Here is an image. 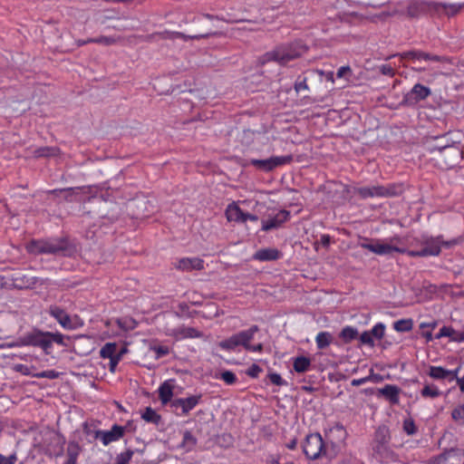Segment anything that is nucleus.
<instances>
[{
	"label": "nucleus",
	"instance_id": "1",
	"mask_svg": "<svg viewBox=\"0 0 464 464\" xmlns=\"http://www.w3.org/2000/svg\"><path fill=\"white\" fill-rule=\"evenodd\" d=\"M25 248L32 255H60L63 256H71L76 250L67 237L33 239L27 243Z\"/></svg>",
	"mask_w": 464,
	"mask_h": 464
},
{
	"label": "nucleus",
	"instance_id": "2",
	"mask_svg": "<svg viewBox=\"0 0 464 464\" xmlns=\"http://www.w3.org/2000/svg\"><path fill=\"white\" fill-rule=\"evenodd\" d=\"M64 335L60 333L43 332L38 329H34L32 332H29L20 337L19 343L21 345L24 346L30 345L39 347L43 349L45 354L48 355L51 353L53 343L68 346L64 342Z\"/></svg>",
	"mask_w": 464,
	"mask_h": 464
},
{
	"label": "nucleus",
	"instance_id": "3",
	"mask_svg": "<svg viewBox=\"0 0 464 464\" xmlns=\"http://www.w3.org/2000/svg\"><path fill=\"white\" fill-rule=\"evenodd\" d=\"M391 436L389 429L379 427L372 443V456L382 463L399 461V456L390 448Z\"/></svg>",
	"mask_w": 464,
	"mask_h": 464
},
{
	"label": "nucleus",
	"instance_id": "4",
	"mask_svg": "<svg viewBox=\"0 0 464 464\" xmlns=\"http://www.w3.org/2000/svg\"><path fill=\"white\" fill-rule=\"evenodd\" d=\"M306 51V46L300 43L285 44L266 53L263 56V61L264 63L276 62L281 65H285L287 63L302 56Z\"/></svg>",
	"mask_w": 464,
	"mask_h": 464
},
{
	"label": "nucleus",
	"instance_id": "5",
	"mask_svg": "<svg viewBox=\"0 0 464 464\" xmlns=\"http://www.w3.org/2000/svg\"><path fill=\"white\" fill-rule=\"evenodd\" d=\"M303 451L309 459H317L323 456L330 459L336 457L335 446L330 448L327 442H324L319 433L308 434L305 437Z\"/></svg>",
	"mask_w": 464,
	"mask_h": 464
},
{
	"label": "nucleus",
	"instance_id": "6",
	"mask_svg": "<svg viewBox=\"0 0 464 464\" xmlns=\"http://www.w3.org/2000/svg\"><path fill=\"white\" fill-rule=\"evenodd\" d=\"M459 238H454L445 241L442 236L436 237H428L422 242V247L420 250H407V255L412 257H423L430 256H439L441 251V246L451 247L459 244Z\"/></svg>",
	"mask_w": 464,
	"mask_h": 464
},
{
	"label": "nucleus",
	"instance_id": "7",
	"mask_svg": "<svg viewBox=\"0 0 464 464\" xmlns=\"http://www.w3.org/2000/svg\"><path fill=\"white\" fill-rule=\"evenodd\" d=\"M401 192V186L396 184H389L387 186L376 185L354 188V193L362 199L368 198H391L398 196Z\"/></svg>",
	"mask_w": 464,
	"mask_h": 464
},
{
	"label": "nucleus",
	"instance_id": "8",
	"mask_svg": "<svg viewBox=\"0 0 464 464\" xmlns=\"http://www.w3.org/2000/svg\"><path fill=\"white\" fill-rule=\"evenodd\" d=\"M401 240L399 237L390 238L389 242L375 240L370 243H362V247L377 255H391L393 252L406 253L407 249L401 246Z\"/></svg>",
	"mask_w": 464,
	"mask_h": 464
},
{
	"label": "nucleus",
	"instance_id": "9",
	"mask_svg": "<svg viewBox=\"0 0 464 464\" xmlns=\"http://www.w3.org/2000/svg\"><path fill=\"white\" fill-rule=\"evenodd\" d=\"M258 330L259 328L257 325H253L246 331L239 332L238 334H233L229 338L219 342L218 346L222 350L226 351L235 350L239 345L244 347L246 343H250L254 334L258 332Z\"/></svg>",
	"mask_w": 464,
	"mask_h": 464
},
{
	"label": "nucleus",
	"instance_id": "10",
	"mask_svg": "<svg viewBox=\"0 0 464 464\" xmlns=\"http://www.w3.org/2000/svg\"><path fill=\"white\" fill-rule=\"evenodd\" d=\"M431 94L429 87L416 83L412 89L403 96L400 106H414L420 101L425 100Z\"/></svg>",
	"mask_w": 464,
	"mask_h": 464
},
{
	"label": "nucleus",
	"instance_id": "11",
	"mask_svg": "<svg viewBox=\"0 0 464 464\" xmlns=\"http://www.w3.org/2000/svg\"><path fill=\"white\" fill-rule=\"evenodd\" d=\"M293 160L292 155L274 156L266 160H251L250 163L258 169L271 171L279 166L290 163Z\"/></svg>",
	"mask_w": 464,
	"mask_h": 464
},
{
	"label": "nucleus",
	"instance_id": "12",
	"mask_svg": "<svg viewBox=\"0 0 464 464\" xmlns=\"http://www.w3.org/2000/svg\"><path fill=\"white\" fill-rule=\"evenodd\" d=\"M325 437L330 448L335 446L337 455L340 445L346 440L347 432L343 425L337 422L325 432Z\"/></svg>",
	"mask_w": 464,
	"mask_h": 464
},
{
	"label": "nucleus",
	"instance_id": "13",
	"mask_svg": "<svg viewBox=\"0 0 464 464\" xmlns=\"http://www.w3.org/2000/svg\"><path fill=\"white\" fill-rule=\"evenodd\" d=\"M125 434V427L114 424L110 430H96L94 438L100 439L104 446L121 440Z\"/></svg>",
	"mask_w": 464,
	"mask_h": 464
},
{
	"label": "nucleus",
	"instance_id": "14",
	"mask_svg": "<svg viewBox=\"0 0 464 464\" xmlns=\"http://www.w3.org/2000/svg\"><path fill=\"white\" fill-rule=\"evenodd\" d=\"M201 395H192L188 398H179L171 401V408L175 411L179 409L181 412H176L177 415H188L200 401Z\"/></svg>",
	"mask_w": 464,
	"mask_h": 464
},
{
	"label": "nucleus",
	"instance_id": "15",
	"mask_svg": "<svg viewBox=\"0 0 464 464\" xmlns=\"http://www.w3.org/2000/svg\"><path fill=\"white\" fill-rule=\"evenodd\" d=\"M433 464H464V450L451 449L432 459Z\"/></svg>",
	"mask_w": 464,
	"mask_h": 464
},
{
	"label": "nucleus",
	"instance_id": "16",
	"mask_svg": "<svg viewBox=\"0 0 464 464\" xmlns=\"http://www.w3.org/2000/svg\"><path fill=\"white\" fill-rule=\"evenodd\" d=\"M433 4L434 2L412 1L408 5L406 14L411 18H417L433 8Z\"/></svg>",
	"mask_w": 464,
	"mask_h": 464
},
{
	"label": "nucleus",
	"instance_id": "17",
	"mask_svg": "<svg viewBox=\"0 0 464 464\" xmlns=\"http://www.w3.org/2000/svg\"><path fill=\"white\" fill-rule=\"evenodd\" d=\"M49 314L57 320V322L65 329H73L70 315L61 307L52 305L49 308Z\"/></svg>",
	"mask_w": 464,
	"mask_h": 464
},
{
	"label": "nucleus",
	"instance_id": "18",
	"mask_svg": "<svg viewBox=\"0 0 464 464\" xmlns=\"http://www.w3.org/2000/svg\"><path fill=\"white\" fill-rule=\"evenodd\" d=\"M400 392L401 389L393 384H386L384 387L378 389V396L383 397L392 404L399 403Z\"/></svg>",
	"mask_w": 464,
	"mask_h": 464
},
{
	"label": "nucleus",
	"instance_id": "19",
	"mask_svg": "<svg viewBox=\"0 0 464 464\" xmlns=\"http://www.w3.org/2000/svg\"><path fill=\"white\" fill-rule=\"evenodd\" d=\"M289 212L282 210L278 212L274 218L267 220H262V230L269 231L279 227L284 222L288 219Z\"/></svg>",
	"mask_w": 464,
	"mask_h": 464
},
{
	"label": "nucleus",
	"instance_id": "20",
	"mask_svg": "<svg viewBox=\"0 0 464 464\" xmlns=\"http://www.w3.org/2000/svg\"><path fill=\"white\" fill-rule=\"evenodd\" d=\"M176 267L183 271L201 270L204 268V261L198 257L181 258Z\"/></svg>",
	"mask_w": 464,
	"mask_h": 464
},
{
	"label": "nucleus",
	"instance_id": "21",
	"mask_svg": "<svg viewBox=\"0 0 464 464\" xmlns=\"http://www.w3.org/2000/svg\"><path fill=\"white\" fill-rule=\"evenodd\" d=\"M172 382V380L165 381L159 388V398L163 405L171 404L174 390Z\"/></svg>",
	"mask_w": 464,
	"mask_h": 464
},
{
	"label": "nucleus",
	"instance_id": "22",
	"mask_svg": "<svg viewBox=\"0 0 464 464\" xmlns=\"http://www.w3.org/2000/svg\"><path fill=\"white\" fill-rule=\"evenodd\" d=\"M281 256V253L276 248H262L254 254V259L258 261H274Z\"/></svg>",
	"mask_w": 464,
	"mask_h": 464
},
{
	"label": "nucleus",
	"instance_id": "23",
	"mask_svg": "<svg viewBox=\"0 0 464 464\" xmlns=\"http://www.w3.org/2000/svg\"><path fill=\"white\" fill-rule=\"evenodd\" d=\"M245 212L235 203L228 205L226 216L228 221L244 222Z\"/></svg>",
	"mask_w": 464,
	"mask_h": 464
},
{
	"label": "nucleus",
	"instance_id": "24",
	"mask_svg": "<svg viewBox=\"0 0 464 464\" xmlns=\"http://www.w3.org/2000/svg\"><path fill=\"white\" fill-rule=\"evenodd\" d=\"M440 8H441L447 15L452 16L457 14L460 11L462 5L456 4H442L434 2L433 9L439 10Z\"/></svg>",
	"mask_w": 464,
	"mask_h": 464
},
{
	"label": "nucleus",
	"instance_id": "25",
	"mask_svg": "<svg viewBox=\"0 0 464 464\" xmlns=\"http://www.w3.org/2000/svg\"><path fill=\"white\" fill-rule=\"evenodd\" d=\"M311 366V360L305 356H298L294 360V370L298 373L305 372Z\"/></svg>",
	"mask_w": 464,
	"mask_h": 464
},
{
	"label": "nucleus",
	"instance_id": "26",
	"mask_svg": "<svg viewBox=\"0 0 464 464\" xmlns=\"http://www.w3.org/2000/svg\"><path fill=\"white\" fill-rule=\"evenodd\" d=\"M429 376L435 380H447L449 381V370L444 369L441 366H430Z\"/></svg>",
	"mask_w": 464,
	"mask_h": 464
},
{
	"label": "nucleus",
	"instance_id": "27",
	"mask_svg": "<svg viewBox=\"0 0 464 464\" xmlns=\"http://www.w3.org/2000/svg\"><path fill=\"white\" fill-rule=\"evenodd\" d=\"M60 152V150L57 147H40L34 150V158H43V157H54L57 156Z\"/></svg>",
	"mask_w": 464,
	"mask_h": 464
},
{
	"label": "nucleus",
	"instance_id": "28",
	"mask_svg": "<svg viewBox=\"0 0 464 464\" xmlns=\"http://www.w3.org/2000/svg\"><path fill=\"white\" fill-rule=\"evenodd\" d=\"M315 342L318 349H325L333 342V335L328 332H320L315 337Z\"/></svg>",
	"mask_w": 464,
	"mask_h": 464
},
{
	"label": "nucleus",
	"instance_id": "29",
	"mask_svg": "<svg viewBox=\"0 0 464 464\" xmlns=\"http://www.w3.org/2000/svg\"><path fill=\"white\" fill-rule=\"evenodd\" d=\"M141 418L150 423H153L158 425L160 421L161 420V417L160 414L156 412L155 410H153L150 407H147L143 413L141 414Z\"/></svg>",
	"mask_w": 464,
	"mask_h": 464
},
{
	"label": "nucleus",
	"instance_id": "30",
	"mask_svg": "<svg viewBox=\"0 0 464 464\" xmlns=\"http://www.w3.org/2000/svg\"><path fill=\"white\" fill-rule=\"evenodd\" d=\"M339 336L345 343H348L357 338L358 331L354 327L346 326L341 331Z\"/></svg>",
	"mask_w": 464,
	"mask_h": 464
},
{
	"label": "nucleus",
	"instance_id": "31",
	"mask_svg": "<svg viewBox=\"0 0 464 464\" xmlns=\"http://www.w3.org/2000/svg\"><path fill=\"white\" fill-rule=\"evenodd\" d=\"M395 56H400L401 59H413V60H415V59L416 60L422 59L423 60L424 52H421V51L404 52L402 53L392 54V55L386 57L385 60H390V59H392V57H395Z\"/></svg>",
	"mask_w": 464,
	"mask_h": 464
},
{
	"label": "nucleus",
	"instance_id": "32",
	"mask_svg": "<svg viewBox=\"0 0 464 464\" xmlns=\"http://www.w3.org/2000/svg\"><path fill=\"white\" fill-rule=\"evenodd\" d=\"M412 319H401L393 324L394 330L400 333L410 332L412 329Z\"/></svg>",
	"mask_w": 464,
	"mask_h": 464
},
{
	"label": "nucleus",
	"instance_id": "33",
	"mask_svg": "<svg viewBox=\"0 0 464 464\" xmlns=\"http://www.w3.org/2000/svg\"><path fill=\"white\" fill-rule=\"evenodd\" d=\"M420 394L423 398H437L440 396L441 392L438 387L434 384H425L423 389L420 391Z\"/></svg>",
	"mask_w": 464,
	"mask_h": 464
},
{
	"label": "nucleus",
	"instance_id": "34",
	"mask_svg": "<svg viewBox=\"0 0 464 464\" xmlns=\"http://www.w3.org/2000/svg\"><path fill=\"white\" fill-rule=\"evenodd\" d=\"M117 350V345L114 343H106L100 351V355L102 358H109L112 359L115 356V353Z\"/></svg>",
	"mask_w": 464,
	"mask_h": 464
},
{
	"label": "nucleus",
	"instance_id": "35",
	"mask_svg": "<svg viewBox=\"0 0 464 464\" xmlns=\"http://www.w3.org/2000/svg\"><path fill=\"white\" fill-rule=\"evenodd\" d=\"M451 417L456 422L464 424V402L453 409Z\"/></svg>",
	"mask_w": 464,
	"mask_h": 464
},
{
	"label": "nucleus",
	"instance_id": "36",
	"mask_svg": "<svg viewBox=\"0 0 464 464\" xmlns=\"http://www.w3.org/2000/svg\"><path fill=\"white\" fill-rule=\"evenodd\" d=\"M133 454L132 450H127L125 452L119 454L116 458V464H129Z\"/></svg>",
	"mask_w": 464,
	"mask_h": 464
},
{
	"label": "nucleus",
	"instance_id": "37",
	"mask_svg": "<svg viewBox=\"0 0 464 464\" xmlns=\"http://www.w3.org/2000/svg\"><path fill=\"white\" fill-rule=\"evenodd\" d=\"M88 42H92L95 44H101L104 45H111L116 43V39L111 36H100L97 38H89Z\"/></svg>",
	"mask_w": 464,
	"mask_h": 464
},
{
	"label": "nucleus",
	"instance_id": "38",
	"mask_svg": "<svg viewBox=\"0 0 464 464\" xmlns=\"http://www.w3.org/2000/svg\"><path fill=\"white\" fill-rule=\"evenodd\" d=\"M60 373L54 370H48V371H43L40 372L35 373L34 376L36 378H46L50 380H53L58 378Z\"/></svg>",
	"mask_w": 464,
	"mask_h": 464
},
{
	"label": "nucleus",
	"instance_id": "39",
	"mask_svg": "<svg viewBox=\"0 0 464 464\" xmlns=\"http://www.w3.org/2000/svg\"><path fill=\"white\" fill-rule=\"evenodd\" d=\"M384 331H385V326L382 323H379L373 326V328L372 329V331L370 333H371L372 336H374L375 338L380 340L383 337Z\"/></svg>",
	"mask_w": 464,
	"mask_h": 464
},
{
	"label": "nucleus",
	"instance_id": "40",
	"mask_svg": "<svg viewBox=\"0 0 464 464\" xmlns=\"http://www.w3.org/2000/svg\"><path fill=\"white\" fill-rule=\"evenodd\" d=\"M220 379L223 380L227 384H234L237 382V376L231 371H225L221 372Z\"/></svg>",
	"mask_w": 464,
	"mask_h": 464
},
{
	"label": "nucleus",
	"instance_id": "41",
	"mask_svg": "<svg viewBox=\"0 0 464 464\" xmlns=\"http://www.w3.org/2000/svg\"><path fill=\"white\" fill-rule=\"evenodd\" d=\"M456 332L451 327L443 326L440 328V332L435 335L436 339H440L442 337H450L452 339V335L455 334Z\"/></svg>",
	"mask_w": 464,
	"mask_h": 464
},
{
	"label": "nucleus",
	"instance_id": "42",
	"mask_svg": "<svg viewBox=\"0 0 464 464\" xmlns=\"http://www.w3.org/2000/svg\"><path fill=\"white\" fill-rule=\"evenodd\" d=\"M403 430L408 435H413L417 431V428L412 420H405L403 422Z\"/></svg>",
	"mask_w": 464,
	"mask_h": 464
},
{
	"label": "nucleus",
	"instance_id": "43",
	"mask_svg": "<svg viewBox=\"0 0 464 464\" xmlns=\"http://www.w3.org/2000/svg\"><path fill=\"white\" fill-rule=\"evenodd\" d=\"M379 72L382 75L393 77L395 75V69L390 64H382L379 66Z\"/></svg>",
	"mask_w": 464,
	"mask_h": 464
},
{
	"label": "nucleus",
	"instance_id": "44",
	"mask_svg": "<svg viewBox=\"0 0 464 464\" xmlns=\"http://www.w3.org/2000/svg\"><path fill=\"white\" fill-rule=\"evenodd\" d=\"M183 445L195 446L197 443L196 438L188 430H186L183 434Z\"/></svg>",
	"mask_w": 464,
	"mask_h": 464
},
{
	"label": "nucleus",
	"instance_id": "45",
	"mask_svg": "<svg viewBox=\"0 0 464 464\" xmlns=\"http://www.w3.org/2000/svg\"><path fill=\"white\" fill-rule=\"evenodd\" d=\"M152 351L156 353V359H160L169 353V349L168 346H154L151 348Z\"/></svg>",
	"mask_w": 464,
	"mask_h": 464
},
{
	"label": "nucleus",
	"instance_id": "46",
	"mask_svg": "<svg viewBox=\"0 0 464 464\" xmlns=\"http://www.w3.org/2000/svg\"><path fill=\"white\" fill-rule=\"evenodd\" d=\"M268 378L273 384H276L277 386H283V385L286 384V382L283 380L281 375L278 373H276V372L269 373Z\"/></svg>",
	"mask_w": 464,
	"mask_h": 464
},
{
	"label": "nucleus",
	"instance_id": "47",
	"mask_svg": "<svg viewBox=\"0 0 464 464\" xmlns=\"http://www.w3.org/2000/svg\"><path fill=\"white\" fill-rule=\"evenodd\" d=\"M308 89L309 88L307 85V79L305 77H304L303 79H301V77H298L297 81L295 83V92H299L302 90H308Z\"/></svg>",
	"mask_w": 464,
	"mask_h": 464
},
{
	"label": "nucleus",
	"instance_id": "48",
	"mask_svg": "<svg viewBox=\"0 0 464 464\" xmlns=\"http://www.w3.org/2000/svg\"><path fill=\"white\" fill-rule=\"evenodd\" d=\"M360 341L364 343V344H368L370 346H373L374 345V341L372 339V336L370 332L368 331H365L363 332L361 335H360Z\"/></svg>",
	"mask_w": 464,
	"mask_h": 464
},
{
	"label": "nucleus",
	"instance_id": "49",
	"mask_svg": "<svg viewBox=\"0 0 464 464\" xmlns=\"http://www.w3.org/2000/svg\"><path fill=\"white\" fill-rule=\"evenodd\" d=\"M17 460L16 453L5 457L0 453V464H15Z\"/></svg>",
	"mask_w": 464,
	"mask_h": 464
},
{
	"label": "nucleus",
	"instance_id": "50",
	"mask_svg": "<svg viewBox=\"0 0 464 464\" xmlns=\"http://www.w3.org/2000/svg\"><path fill=\"white\" fill-rule=\"evenodd\" d=\"M184 337H198L199 336L198 331H197L195 328L192 327H186L183 328L180 332Z\"/></svg>",
	"mask_w": 464,
	"mask_h": 464
},
{
	"label": "nucleus",
	"instance_id": "51",
	"mask_svg": "<svg viewBox=\"0 0 464 464\" xmlns=\"http://www.w3.org/2000/svg\"><path fill=\"white\" fill-rule=\"evenodd\" d=\"M262 372V369L257 364H252L248 370L246 371V374L252 378L258 377L259 373Z\"/></svg>",
	"mask_w": 464,
	"mask_h": 464
},
{
	"label": "nucleus",
	"instance_id": "52",
	"mask_svg": "<svg viewBox=\"0 0 464 464\" xmlns=\"http://www.w3.org/2000/svg\"><path fill=\"white\" fill-rule=\"evenodd\" d=\"M216 34V33L214 34H198V35H193V36H188V35H185L184 34L182 33H175V35L177 37H179V38H182L184 40H187V39H201V38H207V37H209L210 35H214Z\"/></svg>",
	"mask_w": 464,
	"mask_h": 464
},
{
	"label": "nucleus",
	"instance_id": "53",
	"mask_svg": "<svg viewBox=\"0 0 464 464\" xmlns=\"http://www.w3.org/2000/svg\"><path fill=\"white\" fill-rule=\"evenodd\" d=\"M72 189L73 188H62V189H53V190L48 191V193L53 194V195H58L59 193L66 192L67 195L65 196V199L68 201H71L72 199L70 198L72 195Z\"/></svg>",
	"mask_w": 464,
	"mask_h": 464
},
{
	"label": "nucleus",
	"instance_id": "54",
	"mask_svg": "<svg viewBox=\"0 0 464 464\" xmlns=\"http://www.w3.org/2000/svg\"><path fill=\"white\" fill-rule=\"evenodd\" d=\"M423 60L425 61H432V62H444L446 61V58L443 56L434 55L428 53H424Z\"/></svg>",
	"mask_w": 464,
	"mask_h": 464
},
{
	"label": "nucleus",
	"instance_id": "55",
	"mask_svg": "<svg viewBox=\"0 0 464 464\" xmlns=\"http://www.w3.org/2000/svg\"><path fill=\"white\" fill-rule=\"evenodd\" d=\"M452 143H453V142H451V143H450V142L447 141L446 143L440 145V146H439V147H437L436 149H437L439 151H440V152H441V151H443V150H447V149H452V150H453V151H454L455 156L457 157V156L459 155V150H458V149H457V148H455V147H453V146H452Z\"/></svg>",
	"mask_w": 464,
	"mask_h": 464
},
{
	"label": "nucleus",
	"instance_id": "56",
	"mask_svg": "<svg viewBox=\"0 0 464 464\" xmlns=\"http://www.w3.org/2000/svg\"><path fill=\"white\" fill-rule=\"evenodd\" d=\"M367 379H369V382H372L375 383L382 382L384 380L382 375L379 373H374L373 370H371V373L370 375L367 376Z\"/></svg>",
	"mask_w": 464,
	"mask_h": 464
},
{
	"label": "nucleus",
	"instance_id": "57",
	"mask_svg": "<svg viewBox=\"0 0 464 464\" xmlns=\"http://www.w3.org/2000/svg\"><path fill=\"white\" fill-rule=\"evenodd\" d=\"M244 348L246 350L251 351V352H262L263 344L262 343H258V344H256V345H251L249 343H246V344L244 346Z\"/></svg>",
	"mask_w": 464,
	"mask_h": 464
},
{
	"label": "nucleus",
	"instance_id": "58",
	"mask_svg": "<svg viewBox=\"0 0 464 464\" xmlns=\"http://www.w3.org/2000/svg\"><path fill=\"white\" fill-rule=\"evenodd\" d=\"M352 72V70H351V67L349 65H346V66H342L338 69L337 71V77L338 78H342L343 77L346 73H351Z\"/></svg>",
	"mask_w": 464,
	"mask_h": 464
},
{
	"label": "nucleus",
	"instance_id": "59",
	"mask_svg": "<svg viewBox=\"0 0 464 464\" xmlns=\"http://www.w3.org/2000/svg\"><path fill=\"white\" fill-rule=\"evenodd\" d=\"M68 453H69V459H67V461L64 464H76V459H77L78 452H73L69 448Z\"/></svg>",
	"mask_w": 464,
	"mask_h": 464
},
{
	"label": "nucleus",
	"instance_id": "60",
	"mask_svg": "<svg viewBox=\"0 0 464 464\" xmlns=\"http://www.w3.org/2000/svg\"><path fill=\"white\" fill-rule=\"evenodd\" d=\"M459 369H460V367H457L454 370H449V372H450L449 382H452V381L457 380L459 378L458 374H459Z\"/></svg>",
	"mask_w": 464,
	"mask_h": 464
},
{
	"label": "nucleus",
	"instance_id": "61",
	"mask_svg": "<svg viewBox=\"0 0 464 464\" xmlns=\"http://www.w3.org/2000/svg\"><path fill=\"white\" fill-rule=\"evenodd\" d=\"M436 326H437V322L436 321H431V322H429V323H421L420 324V328L421 330H424L425 328H430V330H433Z\"/></svg>",
	"mask_w": 464,
	"mask_h": 464
},
{
	"label": "nucleus",
	"instance_id": "62",
	"mask_svg": "<svg viewBox=\"0 0 464 464\" xmlns=\"http://www.w3.org/2000/svg\"><path fill=\"white\" fill-rule=\"evenodd\" d=\"M368 382H369V379H367V376H366V377H363V378H361V379H354V380H353L351 384L353 386H359V385L364 384V383H366Z\"/></svg>",
	"mask_w": 464,
	"mask_h": 464
},
{
	"label": "nucleus",
	"instance_id": "63",
	"mask_svg": "<svg viewBox=\"0 0 464 464\" xmlns=\"http://www.w3.org/2000/svg\"><path fill=\"white\" fill-rule=\"evenodd\" d=\"M320 242L321 244L324 246V247H328L329 245H330V242H331V237L329 235H323L321 237V239H320Z\"/></svg>",
	"mask_w": 464,
	"mask_h": 464
},
{
	"label": "nucleus",
	"instance_id": "64",
	"mask_svg": "<svg viewBox=\"0 0 464 464\" xmlns=\"http://www.w3.org/2000/svg\"><path fill=\"white\" fill-rule=\"evenodd\" d=\"M452 340L456 342H462L464 341V331L461 333H456L452 335Z\"/></svg>",
	"mask_w": 464,
	"mask_h": 464
}]
</instances>
